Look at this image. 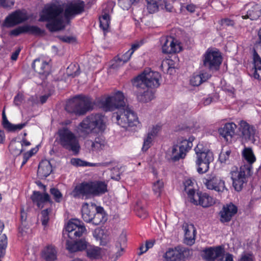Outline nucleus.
<instances>
[{
	"mask_svg": "<svg viewBox=\"0 0 261 261\" xmlns=\"http://www.w3.org/2000/svg\"><path fill=\"white\" fill-rule=\"evenodd\" d=\"M85 3L77 0L69 3L65 9L63 5L53 4L45 9L40 16V21H47L46 28L51 32L63 29L65 22L76 15L82 13L84 10Z\"/></svg>",
	"mask_w": 261,
	"mask_h": 261,
	"instance_id": "nucleus-1",
	"label": "nucleus"
},
{
	"mask_svg": "<svg viewBox=\"0 0 261 261\" xmlns=\"http://www.w3.org/2000/svg\"><path fill=\"white\" fill-rule=\"evenodd\" d=\"M99 103L106 111L117 110L113 114L112 118L121 127L127 128L139 124L137 114L131 108L125 106L124 96L121 92L117 91L112 95L101 97L99 100Z\"/></svg>",
	"mask_w": 261,
	"mask_h": 261,
	"instance_id": "nucleus-2",
	"label": "nucleus"
},
{
	"mask_svg": "<svg viewBox=\"0 0 261 261\" xmlns=\"http://www.w3.org/2000/svg\"><path fill=\"white\" fill-rule=\"evenodd\" d=\"M86 231L85 227L80 220L73 219L70 221L66 226L65 231L63 232L62 243L66 249L70 252L82 251L88 247V243L85 240L75 242L72 236L81 237Z\"/></svg>",
	"mask_w": 261,
	"mask_h": 261,
	"instance_id": "nucleus-3",
	"label": "nucleus"
},
{
	"mask_svg": "<svg viewBox=\"0 0 261 261\" xmlns=\"http://www.w3.org/2000/svg\"><path fill=\"white\" fill-rule=\"evenodd\" d=\"M108 191V185L105 181H84L77 185L70 195L75 198L88 199L99 196Z\"/></svg>",
	"mask_w": 261,
	"mask_h": 261,
	"instance_id": "nucleus-4",
	"label": "nucleus"
},
{
	"mask_svg": "<svg viewBox=\"0 0 261 261\" xmlns=\"http://www.w3.org/2000/svg\"><path fill=\"white\" fill-rule=\"evenodd\" d=\"M56 139L58 143L64 149L77 155L80 151L81 146L77 136L67 127L59 129Z\"/></svg>",
	"mask_w": 261,
	"mask_h": 261,
	"instance_id": "nucleus-5",
	"label": "nucleus"
},
{
	"mask_svg": "<svg viewBox=\"0 0 261 261\" xmlns=\"http://www.w3.org/2000/svg\"><path fill=\"white\" fill-rule=\"evenodd\" d=\"M106 128V118L100 114H91L85 118L79 125V132L89 134L94 129L103 131Z\"/></svg>",
	"mask_w": 261,
	"mask_h": 261,
	"instance_id": "nucleus-6",
	"label": "nucleus"
},
{
	"mask_svg": "<svg viewBox=\"0 0 261 261\" xmlns=\"http://www.w3.org/2000/svg\"><path fill=\"white\" fill-rule=\"evenodd\" d=\"M160 79L158 72L147 69L134 79L133 84L137 89L155 88L160 86Z\"/></svg>",
	"mask_w": 261,
	"mask_h": 261,
	"instance_id": "nucleus-7",
	"label": "nucleus"
},
{
	"mask_svg": "<svg viewBox=\"0 0 261 261\" xmlns=\"http://www.w3.org/2000/svg\"><path fill=\"white\" fill-rule=\"evenodd\" d=\"M194 150L196 155L195 163L197 172L200 174L205 173L209 169L210 164L214 161V154L200 143L197 145Z\"/></svg>",
	"mask_w": 261,
	"mask_h": 261,
	"instance_id": "nucleus-8",
	"label": "nucleus"
},
{
	"mask_svg": "<svg viewBox=\"0 0 261 261\" xmlns=\"http://www.w3.org/2000/svg\"><path fill=\"white\" fill-rule=\"evenodd\" d=\"M93 108L91 99L87 97L76 96L67 103L65 110L68 113L76 115H84Z\"/></svg>",
	"mask_w": 261,
	"mask_h": 261,
	"instance_id": "nucleus-9",
	"label": "nucleus"
},
{
	"mask_svg": "<svg viewBox=\"0 0 261 261\" xmlns=\"http://www.w3.org/2000/svg\"><path fill=\"white\" fill-rule=\"evenodd\" d=\"M252 166L249 165L242 166L239 170L233 171L231 172V178L234 189L240 191L244 185L247 182V177L251 175Z\"/></svg>",
	"mask_w": 261,
	"mask_h": 261,
	"instance_id": "nucleus-10",
	"label": "nucleus"
},
{
	"mask_svg": "<svg viewBox=\"0 0 261 261\" xmlns=\"http://www.w3.org/2000/svg\"><path fill=\"white\" fill-rule=\"evenodd\" d=\"M222 61L221 53L217 50L208 49L203 55V65L210 70L218 71Z\"/></svg>",
	"mask_w": 261,
	"mask_h": 261,
	"instance_id": "nucleus-11",
	"label": "nucleus"
},
{
	"mask_svg": "<svg viewBox=\"0 0 261 261\" xmlns=\"http://www.w3.org/2000/svg\"><path fill=\"white\" fill-rule=\"evenodd\" d=\"M192 147V142L187 140L181 141L179 145H174L172 148L171 158L173 161H178L185 157L187 152Z\"/></svg>",
	"mask_w": 261,
	"mask_h": 261,
	"instance_id": "nucleus-12",
	"label": "nucleus"
},
{
	"mask_svg": "<svg viewBox=\"0 0 261 261\" xmlns=\"http://www.w3.org/2000/svg\"><path fill=\"white\" fill-rule=\"evenodd\" d=\"M203 183L208 190H214L219 193H222L227 190L225 181L220 177L209 176L203 179Z\"/></svg>",
	"mask_w": 261,
	"mask_h": 261,
	"instance_id": "nucleus-13",
	"label": "nucleus"
},
{
	"mask_svg": "<svg viewBox=\"0 0 261 261\" xmlns=\"http://www.w3.org/2000/svg\"><path fill=\"white\" fill-rule=\"evenodd\" d=\"M28 18L29 17L25 11L18 10L13 12L6 18L4 24L7 28L12 27L23 22Z\"/></svg>",
	"mask_w": 261,
	"mask_h": 261,
	"instance_id": "nucleus-14",
	"label": "nucleus"
},
{
	"mask_svg": "<svg viewBox=\"0 0 261 261\" xmlns=\"http://www.w3.org/2000/svg\"><path fill=\"white\" fill-rule=\"evenodd\" d=\"M241 13L243 19L256 20L261 15V8L255 3H250L244 6Z\"/></svg>",
	"mask_w": 261,
	"mask_h": 261,
	"instance_id": "nucleus-15",
	"label": "nucleus"
},
{
	"mask_svg": "<svg viewBox=\"0 0 261 261\" xmlns=\"http://www.w3.org/2000/svg\"><path fill=\"white\" fill-rule=\"evenodd\" d=\"M192 198L190 199L191 202L196 205H199L203 207H207L215 203V199L210 196L207 193H196L195 195H192L190 193Z\"/></svg>",
	"mask_w": 261,
	"mask_h": 261,
	"instance_id": "nucleus-16",
	"label": "nucleus"
},
{
	"mask_svg": "<svg viewBox=\"0 0 261 261\" xmlns=\"http://www.w3.org/2000/svg\"><path fill=\"white\" fill-rule=\"evenodd\" d=\"M162 51L165 54L178 53L181 50L180 43L171 36L163 37Z\"/></svg>",
	"mask_w": 261,
	"mask_h": 261,
	"instance_id": "nucleus-17",
	"label": "nucleus"
},
{
	"mask_svg": "<svg viewBox=\"0 0 261 261\" xmlns=\"http://www.w3.org/2000/svg\"><path fill=\"white\" fill-rule=\"evenodd\" d=\"M237 212L238 207L232 203L224 205L220 212L221 222L223 223L229 222Z\"/></svg>",
	"mask_w": 261,
	"mask_h": 261,
	"instance_id": "nucleus-18",
	"label": "nucleus"
},
{
	"mask_svg": "<svg viewBox=\"0 0 261 261\" xmlns=\"http://www.w3.org/2000/svg\"><path fill=\"white\" fill-rule=\"evenodd\" d=\"M224 253V248L220 246L209 247L203 251L202 257L206 261H214Z\"/></svg>",
	"mask_w": 261,
	"mask_h": 261,
	"instance_id": "nucleus-19",
	"label": "nucleus"
},
{
	"mask_svg": "<svg viewBox=\"0 0 261 261\" xmlns=\"http://www.w3.org/2000/svg\"><path fill=\"white\" fill-rule=\"evenodd\" d=\"M182 228L185 232L184 243L192 246L195 243L196 229L194 225L185 223Z\"/></svg>",
	"mask_w": 261,
	"mask_h": 261,
	"instance_id": "nucleus-20",
	"label": "nucleus"
},
{
	"mask_svg": "<svg viewBox=\"0 0 261 261\" xmlns=\"http://www.w3.org/2000/svg\"><path fill=\"white\" fill-rule=\"evenodd\" d=\"M240 132L243 139L246 141H252L255 135V129L245 121H241L240 123Z\"/></svg>",
	"mask_w": 261,
	"mask_h": 261,
	"instance_id": "nucleus-21",
	"label": "nucleus"
},
{
	"mask_svg": "<svg viewBox=\"0 0 261 261\" xmlns=\"http://www.w3.org/2000/svg\"><path fill=\"white\" fill-rule=\"evenodd\" d=\"M237 125L233 122L227 123L224 126L219 129L220 135L227 142L230 141L232 137L235 134Z\"/></svg>",
	"mask_w": 261,
	"mask_h": 261,
	"instance_id": "nucleus-22",
	"label": "nucleus"
},
{
	"mask_svg": "<svg viewBox=\"0 0 261 261\" xmlns=\"http://www.w3.org/2000/svg\"><path fill=\"white\" fill-rule=\"evenodd\" d=\"M31 199L33 203H36L38 207L40 208L43 207L45 203L52 202L50 200L49 195L46 192L41 194L40 192L34 191L31 196Z\"/></svg>",
	"mask_w": 261,
	"mask_h": 261,
	"instance_id": "nucleus-23",
	"label": "nucleus"
},
{
	"mask_svg": "<svg viewBox=\"0 0 261 261\" xmlns=\"http://www.w3.org/2000/svg\"><path fill=\"white\" fill-rule=\"evenodd\" d=\"M96 211V204L89 205L87 203L83 204L82 208V218L86 222H91L93 216Z\"/></svg>",
	"mask_w": 261,
	"mask_h": 261,
	"instance_id": "nucleus-24",
	"label": "nucleus"
},
{
	"mask_svg": "<svg viewBox=\"0 0 261 261\" xmlns=\"http://www.w3.org/2000/svg\"><path fill=\"white\" fill-rule=\"evenodd\" d=\"M52 172V166L50 162L45 160L39 165L37 174L39 178L43 179L48 176Z\"/></svg>",
	"mask_w": 261,
	"mask_h": 261,
	"instance_id": "nucleus-25",
	"label": "nucleus"
},
{
	"mask_svg": "<svg viewBox=\"0 0 261 261\" xmlns=\"http://www.w3.org/2000/svg\"><path fill=\"white\" fill-rule=\"evenodd\" d=\"M2 119L3 127L9 132H15L20 130L28 124L27 122L18 124H13L10 123L7 119L4 111L2 114Z\"/></svg>",
	"mask_w": 261,
	"mask_h": 261,
	"instance_id": "nucleus-26",
	"label": "nucleus"
},
{
	"mask_svg": "<svg viewBox=\"0 0 261 261\" xmlns=\"http://www.w3.org/2000/svg\"><path fill=\"white\" fill-rule=\"evenodd\" d=\"M107 221V217L103 208L96 205V211L93 216L91 222L95 225L104 223Z\"/></svg>",
	"mask_w": 261,
	"mask_h": 261,
	"instance_id": "nucleus-27",
	"label": "nucleus"
},
{
	"mask_svg": "<svg viewBox=\"0 0 261 261\" xmlns=\"http://www.w3.org/2000/svg\"><path fill=\"white\" fill-rule=\"evenodd\" d=\"M137 89V98L139 101L143 102H147L153 98V92L149 88Z\"/></svg>",
	"mask_w": 261,
	"mask_h": 261,
	"instance_id": "nucleus-28",
	"label": "nucleus"
},
{
	"mask_svg": "<svg viewBox=\"0 0 261 261\" xmlns=\"http://www.w3.org/2000/svg\"><path fill=\"white\" fill-rule=\"evenodd\" d=\"M126 234L125 232H122L118 238L115 246L118 249L116 252V257H120L124 252V249L126 246Z\"/></svg>",
	"mask_w": 261,
	"mask_h": 261,
	"instance_id": "nucleus-29",
	"label": "nucleus"
},
{
	"mask_svg": "<svg viewBox=\"0 0 261 261\" xmlns=\"http://www.w3.org/2000/svg\"><path fill=\"white\" fill-rule=\"evenodd\" d=\"M32 67L36 72L39 74H44L49 68L48 63L43 59H36L32 64Z\"/></svg>",
	"mask_w": 261,
	"mask_h": 261,
	"instance_id": "nucleus-30",
	"label": "nucleus"
},
{
	"mask_svg": "<svg viewBox=\"0 0 261 261\" xmlns=\"http://www.w3.org/2000/svg\"><path fill=\"white\" fill-rule=\"evenodd\" d=\"M132 55V51L130 53L128 50L121 56H118L115 58L114 63L111 67L113 69H117L119 67L123 65L128 62Z\"/></svg>",
	"mask_w": 261,
	"mask_h": 261,
	"instance_id": "nucleus-31",
	"label": "nucleus"
},
{
	"mask_svg": "<svg viewBox=\"0 0 261 261\" xmlns=\"http://www.w3.org/2000/svg\"><path fill=\"white\" fill-rule=\"evenodd\" d=\"M42 257L46 261H54L57 259V251L54 246L49 245L42 252Z\"/></svg>",
	"mask_w": 261,
	"mask_h": 261,
	"instance_id": "nucleus-32",
	"label": "nucleus"
},
{
	"mask_svg": "<svg viewBox=\"0 0 261 261\" xmlns=\"http://www.w3.org/2000/svg\"><path fill=\"white\" fill-rule=\"evenodd\" d=\"M210 77L211 75L206 72L193 75L190 80V83L193 86H198L203 82L207 81Z\"/></svg>",
	"mask_w": 261,
	"mask_h": 261,
	"instance_id": "nucleus-33",
	"label": "nucleus"
},
{
	"mask_svg": "<svg viewBox=\"0 0 261 261\" xmlns=\"http://www.w3.org/2000/svg\"><path fill=\"white\" fill-rule=\"evenodd\" d=\"M165 258L166 261H181V255L177 246L169 249L165 253Z\"/></svg>",
	"mask_w": 261,
	"mask_h": 261,
	"instance_id": "nucleus-34",
	"label": "nucleus"
},
{
	"mask_svg": "<svg viewBox=\"0 0 261 261\" xmlns=\"http://www.w3.org/2000/svg\"><path fill=\"white\" fill-rule=\"evenodd\" d=\"M253 62L254 71L253 76L256 79H259L261 75V59L254 50L253 52Z\"/></svg>",
	"mask_w": 261,
	"mask_h": 261,
	"instance_id": "nucleus-35",
	"label": "nucleus"
},
{
	"mask_svg": "<svg viewBox=\"0 0 261 261\" xmlns=\"http://www.w3.org/2000/svg\"><path fill=\"white\" fill-rule=\"evenodd\" d=\"M87 145L90 146V150L92 151H97L102 149L105 146V141L102 139L97 138L94 141L88 140Z\"/></svg>",
	"mask_w": 261,
	"mask_h": 261,
	"instance_id": "nucleus-36",
	"label": "nucleus"
},
{
	"mask_svg": "<svg viewBox=\"0 0 261 261\" xmlns=\"http://www.w3.org/2000/svg\"><path fill=\"white\" fill-rule=\"evenodd\" d=\"M244 159L248 163L247 165H251L255 161V157L250 148H245L242 152Z\"/></svg>",
	"mask_w": 261,
	"mask_h": 261,
	"instance_id": "nucleus-37",
	"label": "nucleus"
},
{
	"mask_svg": "<svg viewBox=\"0 0 261 261\" xmlns=\"http://www.w3.org/2000/svg\"><path fill=\"white\" fill-rule=\"evenodd\" d=\"M100 249L98 247L89 246L87 249V256L90 258H98L100 257Z\"/></svg>",
	"mask_w": 261,
	"mask_h": 261,
	"instance_id": "nucleus-38",
	"label": "nucleus"
},
{
	"mask_svg": "<svg viewBox=\"0 0 261 261\" xmlns=\"http://www.w3.org/2000/svg\"><path fill=\"white\" fill-rule=\"evenodd\" d=\"M147 3V8L150 13H153L158 10L159 6H162L161 1L145 0Z\"/></svg>",
	"mask_w": 261,
	"mask_h": 261,
	"instance_id": "nucleus-39",
	"label": "nucleus"
},
{
	"mask_svg": "<svg viewBox=\"0 0 261 261\" xmlns=\"http://www.w3.org/2000/svg\"><path fill=\"white\" fill-rule=\"evenodd\" d=\"M70 163L75 167H93L95 165V164L85 161L79 158H72Z\"/></svg>",
	"mask_w": 261,
	"mask_h": 261,
	"instance_id": "nucleus-40",
	"label": "nucleus"
},
{
	"mask_svg": "<svg viewBox=\"0 0 261 261\" xmlns=\"http://www.w3.org/2000/svg\"><path fill=\"white\" fill-rule=\"evenodd\" d=\"M152 190L155 195L160 197L164 190V182L161 180H158L154 182L152 186Z\"/></svg>",
	"mask_w": 261,
	"mask_h": 261,
	"instance_id": "nucleus-41",
	"label": "nucleus"
},
{
	"mask_svg": "<svg viewBox=\"0 0 261 261\" xmlns=\"http://www.w3.org/2000/svg\"><path fill=\"white\" fill-rule=\"evenodd\" d=\"M100 27L104 31L108 30L110 23V16L107 13H105L99 18Z\"/></svg>",
	"mask_w": 261,
	"mask_h": 261,
	"instance_id": "nucleus-42",
	"label": "nucleus"
},
{
	"mask_svg": "<svg viewBox=\"0 0 261 261\" xmlns=\"http://www.w3.org/2000/svg\"><path fill=\"white\" fill-rule=\"evenodd\" d=\"M9 149L15 155H19L22 152V145L19 142H12L9 145Z\"/></svg>",
	"mask_w": 261,
	"mask_h": 261,
	"instance_id": "nucleus-43",
	"label": "nucleus"
},
{
	"mask_svg": "<svg viewBox=\"0 0 261 261\" xmlns=\"http://www.w3.org/2000/svg\"><path fill=\"white\" fill-rule=\"evenodd\" d=\"M7 243V236L4 234L0 237V258L3 257L5 255Z\"/></svg>",
	"mask_w": 261,
	"mask_h": 261,
	"instance_id": "nucleus-44",
	"label": "nucleus"
},
{
	"mask_svg": "<svg viewBox=\"0 0 261 261\" xmlns=\"http://www.w3.org/2000/svg\"><path fill=\"white\" fill-rule=\"evenodd\" d=\"M193 182L191 179H188L184 182L185 191L187 193L189 198L190 199L192 196H190V193L193 195L196 194L195 191L193 187Z\"/></svg>",
	"mask_w": 261,
	"mask_h": 261,
	"instance_id": "nucleus-45",
	"label": "nucleus"
},
{
	"mask_svg": "<svg viewBox=\"0 0 261 261\" xmlns=\"http://www.w3.org/2000/svg\"><path fill=\"white\" fill-rule=\"evenodd\" d=\"M137 215L138 217L142 219H145L148 216L147 212L142 205L140 202L137 203L135 207Z\"/></svg>",
	"mask_w": 261,
	"mask_h": 261,
	"instance_id": "nucleus-46",
	"label": "nucleus"
},
{
	"mask_svg": "<svg viewBox=\"0 0 261 261\" xmlns=\"http://www.w3.org/2000/svg\"><path fill=\"white\" fill-rule=\"evenodd\" d=\"M51 209L46 208L43 210L41 213V221L42 225L44 227L46 226L48 224L49 221V214L51 212Z\"/></svg>",
	"mask_w": 261,
	"mask_h": 261,
	"instance_id": "nucleus-47",
	"label": "nucleus"
},
{
	"mask_svg": "<svg viewBox=\"0 0 261 261\" xmlns=\"http://www.w3.org/2000/svg\"><path fill=\"white\" fill-rule=\"evenodd\" d=\"M181 255V260L184 258H188L192 255V250L189 248L183 247L181 246H177Z\"/></svg>",
	"mask_w": 261,
	"mask_h": 261,
	"instance_id": "nucleus-48",
	"label": "nucleus"
},
{
	"mask_svg": "<svg viewBox=\"0 0 261 261\" xmlns=\"http://www.w3.org/2000/svg\"><path fill=\"white\" fill-rule=\"evenodd\" d=\"M50 193L53 195L54 199L57 202H60L63 198L61 192L57 188H52L50 189Z\"/></svg>",
	"mask_w": 261,
	"mask_h": 261,
	"instance_id": "nucleus-49",
	"label": "nucleus"
},
{
	"mask_svg": "<svg viewBox=\"0 0 261 261\" xmlns=\"http://www.w3.org/2000/svg\"><path fill=\"white\" fill-rule=\"evenodd\" d=\"M231 151L229 149L225 150L223 149L219 154V161L221 163H226L229 161Z\"/></svg>",
	"mask_w": 261,
	"mask_h": 261,
	"instance_id": "nucleus-50",
	"label": "nucleus"
},
{
	"mask_svg": "<svg viewBox=\"0 0 261 261\" xmlns=\"http://www.w3.org/2000/svg\"><path fill=\"white\" fill-rule=\"evenodd\" d=\"M135 2L136 0H118V4L123 10H128Z\"/></svg>",
	"mask_w": 261,
	"mask_h": 261,
	"instance_id": "nucleus-51",
	"label": "nucleus"
},
{
	"mask_svg": "<svg viewBox=\"0 0 261 261\" xmlns=\"http://www.w3.org/2000/svg\"><path fill=\"white\" fill-rule=\"evenodd\" d=\"M153 139V138H152V137L147 135V137L144 140L142 147V150L143 151H146L151 146Z\"/></svg>",
	"mask_w": 261,
	"mask_h": 261,
	"instance_id": "nucleus-52",
	"label": "nucleus"
},
{
	"mask_svg": "<svg viewBox=\"0 0 261 261\" xmlns=\"http://www.w3.org/2000/svg\"><path fill=\"white\" fill-rule=\"evenodd\" d=\"M26 28H25V25L19 27L15 29L12 30L10 32V34L11 35L15 36H18L22 33H26Z\"/></svg>",
	"mask_w": 261,
	"mask_h": 261,
	"instance_id": "nucleus-53",
	"label": "nucleus"
},
{
	"mask_svg": "<svg viewBox=\"0 0 261 261\" xmlns=\"http://www.w3.org/2000/svg\"><path fill=\"white\" fill-rule=\"evenodd\" d=\"M26 33L30 32L32 34L36 35H39L42 33V31L38 27L36 26H29L25 25Z\"/></svg>",
	"mask_w": 261,
	"mask_h": 261,
	"instance_id": "nucleus-54",
	"label": "nucleus"
},
{
	"mask_svg": "<svg viewBox=\"0 0 261 261\" xmlns=\"http://www.w3.org/2000/svg\"><path fill=\"white\" fill-rule=\"evenodd\" d=\"M161 130V126L159 125H156L155 126H153L149 131L147 135L150 136V137H152V138H154V137H155L158 133Z\"/></svg>",
	"mask_w": 261,
	"mask_h": 261,
	"instance_id": "nucleus-55",
	"label": "nucleus"
},
{
	"mask_svg": "<svg viewBox=\"0 0 261 261\" xmlns=\"http://www.w3.org/2000/svg\"><path fill=\"white\" fill-rule=\"evenodd\" d=\"M238 261H254V257L252 254L245 253Z\"/></svg>",
	"mask_w": 261,
	"mask_h": 261,
	"instance_id": "nucleus-56",
	"label": "nucleus"
},
{
	"mask_svg": "<svg viewBox=\"0 0 261 261\" xmlns=\"http://www.w3.org/2000/svg\"><path fill=\"white\" fill-rule=\"evenodd\" d=\"M14 4V0H0V5L4 8L10 7Z\"/></svg>",
	"mask_w": 261,
	"mask_h": 261,
	"instance_id": "nucleus-57",
	"label": "nucleus"
},
{
	"mask_svg": "<svg viewBox=\"0 0 261 261\" xmlns=\"http://www.w3.org/2000/svg\"><path fill=\"white\" fill-rule=\"evenodd\" d=\"M23 100V95L22 94L18 93L15 96L14 99V103L16 106L20 105Z\"/></svg>",
	"mask_w": 261,
	"mask_h": 261,
	"instance_id": "nucleus-58",
	"label": "nucleus"
},
{
	"mask_svg": "<svg viewBox=\"0 0 261 261\" xmlns=\"http://www.w3.org/2000/svg\"><path fill=\"white\" fill-rule=\"evenodd\" d=\"M118 168H113L112 170V173L111 177L112 179H115L116 180H119L120 179V173H116L118 172Z\"/></svg>",
	"mask_w": 261,
	"mask_h": 261,
	"instance_id": "nucleus-59",
	"label": "nucleus"
},
{
	"mask_svg": "<svg viewBox=\"0 0 261 261\" xmlns=\"http://www.w3.org/2000/svg\"><path fill=\"white\" fill-rule=\"evenodd\" d=\"M221 24L222 25H225V26H232L234 25V22L233 20H232L229 18H224V19H222L221 20Z\"/></svg>",
	"mask_w": 261,
	"mask_h": 261,
	"instance_id": "nucleus-60",
	"label": "nucleus"
},
{
	"mask_svg": "<svg viewBox=\"0 0 261 261\" xmlns=\"http://www.w3.org/2000/svg\"><path fill=\"white\" fill-rule=\"evenodd\" d=\"M59 38L63 42L66 43H71L74 41L75 38L70 36H60Z\"/></svg>",
	"mask_w": 261,
	"mask_h": 261,
	"instance_id": "nucleus-61",
	"label": "nucleus"
},
{
	"mask_svg": "<svg viewBox=\"0 0 261 261\" xmlns=\"http://www.w3.org/2000/svg\"><path fill=\"white\" fill-rule=\"evenodd\" d=\"M73 67H74L76 68V70L75 71H74L73 73H69L68 72V75L69 76H71L72 77H75L77 75H78L79 74H80V72H79V67H76L75 66V65H73V66H70L69 67H68L67 68V72H68V70L71 68H72Z\"/></svg>",
	"mask_w": 261,
	"mask_h": 261,
	"instance_id": "nucleus-62",
	"label": "nucleus"
},
{
	"mask_svg": "<svg viewBox=\"0 0 261 261\" xmlns=\"http://www.w3.org/2000/svg\"><path fill=\"white\" fill-rule=\"evenodd\" d=\"M32 156V153L31 152H27L23 154V161L21 164V166L26 164L28 160Z\"/></svg>",
	"mask_w": 261,
	"mask_h": 261,
	"instance_id": "nucleus-63",
	"label": "nucleus"
},
{
	"mask_svg": "<svg viewBox=\"0 0 261 261\" xmlns=\"http://www.w3.org/2000/svg\"><path fill=\"white\" fill-rule=\"evenodd\" d=\"M218 261H233L232 255L230 254H226L225 256H223L218 260Z\"/></svg>",
	"mask_w": 261,
	"mask_h": 261,
	"instance_id": "nucleus-64",
	"label": "nucleus"
}]
</instances>
